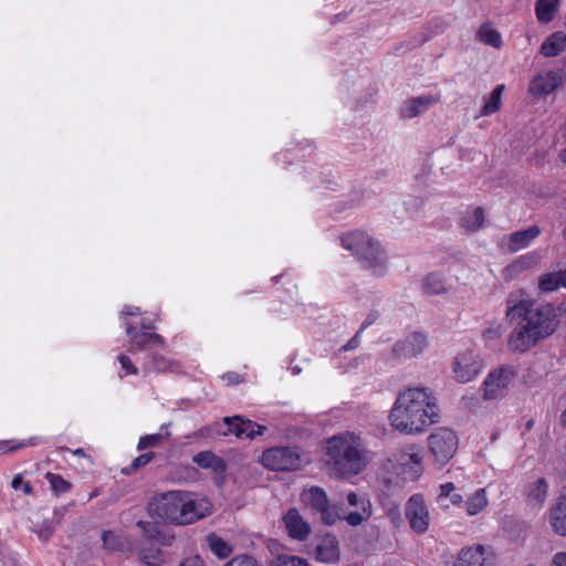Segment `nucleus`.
<instances>
[{
    "label": "nucleus",
    "mask_w": 566,
    "mask_h": 566,
    "mask_svg": "<svg viewBox=\"0 0 566 566\" xmlns=\"http://www.w3.org/2000/svg\"><path fill=\"white\" fill-rule=\"evenodd\" d=\"M505 317L514 325L507 339L512 353H526L555 331L551 306L537 305L523 290L507 295Z\"/></svg>",
    "instance_id": "f257e3e1"
},
{
    "label": "nucleus",
    "mask_w": 566,
    "mask_h": 566,
    "mask_svg": "<svg viewBox=\"0 0 566 566\" xmlns=\"http://www.w3.org/2000/svg\"><path fill=\"white\" fill-rule=\"evenodd\" d=\"M439 420L438 397L433 390L423 386L401 390L389 412L390 426L407 434H420Z\"/></svg>",
    "instance_id": "f03ea898"
},
{
    "label": "nucleus",
    "mask_w": 566,
    "mask_h": 566,
    "mask_svg": "<svg viewBox=\"0 0 566 566\" xmlns=\"http://www.w3.org/2000/svg\"><path fill=\"white\" fill-rule=\"evenodd\" d=\"M213 505L208 497L175 490L155 495L148 503V512L158 521L185 526L193 524L212 513Z\"/></svg>",
    "instance_id": "7ed1b4c3"
},
{
    "label": "nucleus",
    "mask_w": 566,
    "mask_h": 566,
    "mask_svg": "<svg viewBox=\"0 0 566 566\" xmlns=\"http://www.w3.org/2000/svg\"><path fill=\"white\" fill-rule=\"evenodd\" d=\"M324 455L328 474L336 479L355 476L369 462L364 440L354 431H343L326 439Z\"/></svg>",
    "instance_id": "20e7f679"
},
{
    "label": "nucleus",
    "mask_w": 566,
    "mask_h": 566,
    "mask_svg": "<svg viewBox=\"0 0 566 566\" xmlns=\"http://www.w3.org/2000/svg\"><path fill=\"white\" fill-rule=\"evenodd\" d=\"M342 243L374 275H385L388 270L387 254L378 240L366 232L354 231L344 235Z\"/></svg>",
    "instance_id": "39448f33"
},
{
    "label": "nucleus",
    "mask_w": 566,
    "mask_h": 566,
    "mask_svg": "<svg viewBox=\"0 0 566 566\" xmlns=\"http://www.w3.org/2000/svg\"><path fill=\"white\" fill-rule=\"evenodd\" d=\"M427 447L434 464L441 468L455 455L459 448V438L452 429L440 427L428 436Z\"/></svg>",
    "instance_id": "423d86ee"
},
{
    "label": "nucleus",
    "mask_w": 566,
    "mask_h": 566,
    "mask_svg": "<svg viewBox=\"0 0 566 566\" xmlns=\"http://www.w3.org/2000/svg\"><path fill=\"white\" fill-rule=\"evenodd\" d=\"M517 375L518 369L514 365H502L491 370L482 384L483 399L494 400L504 397Z\"/></svg>",
    "instance_id": "0eeeda50"
},
{
    "label": "nucleus",
    "mask_w": 566,
    "mask_h": 566,
    "mask_svg": "<svg viewBox=\"0 0 566 566\" xmlns=\"http://www.w3.org/2000/svg\"><path fill=\"white\" fill-rule=\"evenodd\" d=\"M261 461L272 471L300 470L305 462L304 454L291 447L270 448L263 452Z\"/></svg>",
    "instance_id": "6e6552de"
},
{
    "label": "nucleus",
    "mask_w": 566,
    "mask_h": 566,
    "mask_svg": "<svg viewBox=\"0 0 566 566\" xmlns=\"http://www.w3.org/2000/svg\"><path fill=\"white\" fill-rule=\"evenodd\" d=\"M302 503L312 511L321 514V520L327 525L335 524L342 515L338 507L329 504L327 494L318 486H312L301 493Z\"/></svg>",
    "instance_id": "1a4fd4ad"
},
{
    "label": "nucleus",
    "mask_w": 566,
    "mask_h": 566,
    "mask_svg": "<svg viewBox=\"0 0 566 566\" xmlns=\"http://www.w3.org/2000/svg\"><path fill=\"white\" fill-rule=\"evenodd\" d=\"M338 512L340 520H345L350 526H358L371 516V503L365 494L349 492L346 503L342 504Z\"/></svg>",
    "instance_id": "9d476101"
},
{
    "label": "nucleus",
    "mask_w": 566,
    "mask_h": 566,
    "mask_svg": "<svg viewBox=\"0 0 566 566\" xmlns=\"http://www.w3.org/2000/svg\"><path fill=\"white\" fill-rule=\"evenodd\" d=\"M566 82V70L563 67L548 70L535 75L528 86V92L535 97L547 96Z\"/></svg>",
    "instance_id": "9b49d317"
},
{
    "label": "nucleus",
    "mask_w": 566,
    "mask_h": 566,
    "mask_svg": "<svg viewBox=\"0 0 566 566\" xmlns=\"http://www.w3.org/2000/svg\"><path fill=\"white\" fill-rule=\"evenodd\" d=\"M428 345L429 340L426 334L413 332L396 342L391 353L398 360L411 359L421 355L427 349Z\"/></svg>",
    "instance_id": "f8f14e48"
},
{
    "label": "nucleus",
    "mask_w": 566,
    "mask_h": 566,
    "mask_svg": "<svg viewBox=\"0 0 566 566\" xmlns=\"http://www.w3.org/2000/svg\"><path fill=\"white\" fill-rule=\"evenodd\" d=\"M452 566H495L494 554L481 544L462 547Z\"/></svg>",
    "instance_id": "ddd939ff"
},
{
    "label": "nucleus",
    "mask_w": 566,
    "mask_h": 566,
    "mask_svg": "<svg viewBox=\"0 0 566 566\" xmlns=\"http://www.w3.org/2000/svg\"><path fill=\"white\" fill-rule=\"evenodd\" d=\"M482 364L479 356L472 350L460 353L453 361L452 370L458 382L472 381L481 371Z\"/></svg>",
    "instance_id": "4468645a"
},
{
    "label": "nucleus",
    "mask_w": 566,
    "mask_h": 566,
    "mask_svg": "<svg viewBox=\"0 0 566 566\" xmlns=\"http://www.w3.org/2000/svg\"><path fill=\"white\" fill-rule=\"evenodd\" d=\"M406 517L410 528L417 534H423L430 525V513L420 495L411 496L406 504Z\"/></svg>",
    "instance_id": "2eb2a0df"
},
{
    "label": "nucleus",
    "mask_w": 566,
    "mask_h": 566,
    "mask_svg": "<svg viewBox=\"0 0 566 566\" xmlns=\"http://www.w3.org/2000/svg\"><path fill=\"white\" fill-rule=\"evenodd\" d=\"M282 523L287 535L294 541L305 542L312 534L311 524L295 507H291L286 511L282 517Z\"/></svg>",
    "instance_id": "dca6fc26"
},
{
    "label": "nucleus",
    "mask_w": 566,
    "mask_h": 566,
    "mask_svg": "<svg viewBox=\"0 0 566 566\" xmlns=\"http://www.w3.org/2000/svg\"><path fill=\"white\" fill-rule=\"evenodd\" d=\"M315 558L321 563L336 564L340 559V548L337 537L333 534L322 535L315 547Z\"/></svg>",
    "instance_id": "f3484780"
},
{
    "label": "nucleus",
    "mask_w": 566,
    "mask_h": 566,
    "mask_svg": "<svg viewBox=\"0 0 566 566\" xmlns=\"http://www.w3.org/2000/svg\"><path fill=\"white\" fill-rule=\"evenodd\" d=\"M223 421L229 424V431L238 438L252 439L256 434H262L265 430V427L251 420H245L240 416H234L233 418L226 417Z\"/></svg>",
    "instance_id": "a211bd4d"
},
{
    "label": "nucleus",
    "mask_w": 566,
    "mask_h": 566,
    "mask_svg": "<svg viewBox=\"0 0 566 566\" xmlns=\"http://www.w3.org/2000/svg\"><path fill=\"white\" fill-rule=\"evenodd\" d=\"M548 523L556 535L566 537V495L558 497L549 509Z\"/></svg>",
    "instance_id": "6ab92c4d"
},
{
    "label": "nucleus",
    "mask_w": 566,
    "mask_h": 566,
    "mask_svg": "<svg viewBox=\"0 0 566 566\" xmlns=\"http://www.w3.org/2000/svg\"><path fill=\"white\" fill-rule=\"evenodd\" d=\"M547 495L548 483L544 478H538L526 488V503L532 509H542L547 500Z\"/></svg>",
    "instance_id": "aec40b11"
},
{
    "label": "nucleus",
    "mask_w": 566,
    "mask_h": 566,
    "mask_svg": "<svg viewBox=\"0 0 566 566\" xmlns=\"http://www.w3.org/2000/svg\"><path fill=\"white\" fill-rule=\"evenodd\" d=\"M439 97L434 95L413 97L405 102L401 107L403 118H413L424 113L430 106L437 104Z\"/></svg>",
    "instance_id": "412c9836"
},
{
    "label": "nucleus",
    "mask_w": 566,
    "mask_h": 566,
    "mask_svg": "<svg viewBox=\"0 0 566 566\" xmlns=\"http://www.w3.org/2000/svg\"><path fill=\"white\" fill-rule=\"evenodd\" d=\"M394 457L403 472H406L407 468L410 469L412 479H417L421 475L423 458L419 451H415L413 448H411L410 451L400 450Z\"/></svg>",
    "instance_id": "4be33fe9"
},
{
    "label": "nucleus",
    "mask_w": 566,
    "mask_h": 566,
    "mask_svg": "<svg viewBox=\"0 0 566 566\" xmlns=\"http://www.w3.org/2000/svg\"><path fill=\"white\" fill-rule=\"evenodd\" d=\"M541 233V229L537 226H532L525 230L513 232L507 239V249L511 252H517L525 249L530 243L536 239Z\"/></svg>",
    "instance_id": "5701e85b"
},
{
    "label": "nucleus",
    "mask_w": 566,
    "mask_h": 566,
    "mask_svg": "<svg viewBox=\"0 0 566 566\" xmlns=\"http://www.w3.org/2000/svg\"><path fill=\"white\" fill-rule=\"evenodd\" d=\"M126 332L130 337L132 346L137 349L153 348L164 344L161 336L148 332H135L132 325H127Z\"/></svg>",
    "instance_id": "b1692460"
},
{
    "label": "nucleus",
    "mask_w": 566,
    "mask_h": 566,
    "mask_svg": "<svg viewBox=\"0 0 566 566\" xmlns=\"http://www.w3.org/2000/svg\"><path fill=\"white\" fill-rule=\"evenodd\" d=\"M192 460L201 469L211 470L219 475H222L227 470L226 462L211 451L199 452Z\"/></svg>",
    "instance_id": "393cba45"
},
{
    "label": "nucleus",
    "mask_w": 566,
    "mask_h": 566,
    "mask_svg": "<svg viewBox=\"0 0 566 566\" xmlns=\"http://www.w3.org/2000/svg\"><path fill=\"white\" fill-rule=\"evenodd\" d=\"M566 50V34L563 31L552 33L541 46V54L545 57H555Z\"/></svg>",
    "instance_id": "a878e982"
},
{
    "label": "nucleus",
    "mask_w": 566,
    "mask_h": 566,
    "mask_svg": "<svg viewBox=\"0 0 566 566\" xmlns=\"http://www.w3.org/2000/svg\"><path fill=\"white\" fill-rule=\"evenodd\" d=\"M559 287H566V269L545 273L538 279V290L542 293L554 292Z\"/></svg>",
    "instance_id": "bb28decb"
},
{
    "label": "nucleus",
    "mask_w": 566,
    "mask_h": 566,
    "mask_svg": "<svg viewBox=\"0 0 566 566\" xmlns=\"http://www.w3.org/2000/svg\"><path fill=\"white\" fill-rule=\"evenodd\" d=\"M465 512L469 516H475L483 512L489 505L488 491L485 488L475 490L465 501Z\"/></svg>",
    "instance_id": "cd10ccee"
},
{
    "label": "nucleus",
    "mask_w": 566,
    "mask_h": 566,
    "mask_svg": "<svg viewBox=\"0 0 566 566\" xmlns=\"http://www.w3.org/2000/svg\"><path fill=\"white\" fill-rule=\"evenodd\" d=\"M422 290L428 295H440L448 293L449 287L443 275L429 273L422 281Z\"/></svg>",
    "instance_id": "c85d7f7f"
},
{
    "label": "nucleus",
    "mask_w": 566,
    "mask_h": 566,
    "mask_svg": "<svg viewBox=\"0 0 566 566\" xmlns=\"http://www.w3.org/2000/svg\"><path fill=\"white\" fill-rule=\"evenodd\" d=\"M476 35L478 39L486 45H491L495 49H500L502 46L501 33L490 23L482 24Z\"/></svg>",
    "instance_id": "c756f323"
},
{
    "label": "nucleus",
    "mask_w": 566,
    "mask_h": 566,
    "mask_svg": "<svg viewBox=\"0 0 566 566\" xmlns=\"http://www.w3.org/2000/svg\"><path fill=\"white\" fill-rule=\"evenodd\" d=\"M504 91V85H497L490 96L484 99V105L480 111V116H489L501 108L502 105V93Z\"/></svg>",
    "instance_id": "7c9ffc66"
},
{
    "label": "nucleus",
    "mask_w": 566,
    "mask_h": 566,
    "mask_svg": "<svg viewBox=\"0 0 566 566\" xmlns=\"http://www.w3.org/2000/svg\"><path fill=\"white\" fill-rule=\"evenodd\" d=\"M207 544L210 551L219 558H227L232 553V547L214 533L207 535Z\"/></svg>",
    "instance_id": "2f4dec72"
},
{
    "label": "nucleus",
    "mask_w": 566,
    "mask_h": 566,
    "mask_svg": "<svg viewBox=\"0 0 566 566\" xmlns=\"http://www.w3.org/2000/svg\"><path fill=\"white\" fill-rule=\"evenodd\" d=\"M558 0H537L536 17L541 22H551L557 12Z\"/></svg>",
    "instance_id": "473e14b6"
},
{
    "label": "nucleus",
    "mask_w": 566,
    "mask_h": 566,
    "mask_svg": "<svg viewBox=\"0 0 566 566\" xmlns=\"http://www.w3.org/2000/svg\"><path fill=\"white\" fill-rule=\"evenodd\" d=\"M449 499L452 505L459 506L464 503L463 496L455 492V485L452 482L443 483L439 486L437 495L438 502H443Z\"/></svg>",
    "instance_id": "72a5a7b5"
},
{
    "label": "nucleus",
    "mask_w": 566,
    "mask_h": 566,
    "mask_svg": "<svg viewBox=\"0 0 566 566\" xmlns=\"http://www.w3.org/2000/svg\"><path fill=\"white\" fill-rule=\"evenodd\" d=\"M138 555L146 566H161L164 563L163 553L158 547H142Z\"/></svg>",
    "instance_id": "f704fd0d"
},
{
    "label": "nucleus",
    "mask_w": 566,
    "mask_h": 566,
    "mask_svg": "<svg viewBox=\"0 0 566 566\" xmlns=\"http://www.w3.org/2000/svg\"><path fill=\"white\" fill-rule=\"evenodd\" d=\"M485 214L482 208H475L462 220L463 227L469 231H476L484 224Z\"/></svg>",
    "instance_id": "c9c22d12"
},
{
    "label": "nucleus",
    "mask_w": 566,
    "mask_h": 566,
    "mask_svg": "<svg viewBox=\"0 0 566 566\" xmlns=\"http://www.w3.org/2000/svg\"><path fill=\"white\" fill-rule=\"evenodd\" d=\"M103 546L108 552H116L123 549L125 539L120 534L112 531H104L102 533Z\"/></svg>",
    "instance_id": "e433bc0d"
},
{
    "label": "nucleus",
    "mask_w": 566,
    "mask_h": 566,
    "mask_svg": "<svg viewBox=\"0 0 566 566\" xmlns=\"http://www.w3.org/2000/svg\"><path fill=\"white\" fill-rule=\"evenodd\" d=\"M46 480L49 481L51 489L56 494H62L71 489V483L64 480L61 475L54 473H46Z\"/></svg>",
    "instance_id": "4c0bfd02"
},
{
    "label": "nucleus",
    "mask_w": 566,
    "mask_h": 566,
    "mask_svg": "<svg viewBox=\"0 0 566 566\" xmlns=\"http://www.w3.org/2000/svg\"><path fill=\"white\" fill-rule=\"evenodd\" d=\"M175 365L176 364L174 361H170L163 356L154 355L148 368L157 373H165L172 371L175 369Z\"/></svg>",
    "instance_id": "58836bf2"
},
{
    "label": "nucleus",
    "mask_w": 566,
    "mask_h": 566,
    "mask_svg": "<svg viewBox=\"0 0 566 566\" xmlns=\"http://www.w3.org/2000/svg\"><path fill=\"white\" fill-rule=\"evenodd\" d=\"M526 272L520 262L515 259L502 271V277L505 282L516 280L522 273Z\"/></svg>",
    "instance_id": "ea45409f"
},
{
    "label": "nucleus",
    "mask_w": 566,
    "mask_h": 566,
    "mask_svg": "<svg viewBox=\"0 0 566 566\" xmlns=\"http://www.w3.org/2000/svg\"><path fill=\"white\" fill-rule=\"evenodd\" d=\"M542 255L539 252L532 251L520 255L516 260L524 268L525 271L535 269L541 262Z\"/></svg>",
    "instance_id": "a19ab883"
},
{
    "label": "nucleus",
    "mask_w": 566,
    "mask_h": 566,
    "mask_svg": "<svg viewBox=\"0 0 566 566\" xmlns=\"http://www.w3.org/2000/svg\"><path fill=\"white\" fill-rule=\"evenodd\" d=\"M164 436L160 433L144 436L138 441V450L157 447L164 441Z\"/></svg>",
    "instance_id": "79ce46f5"
},
{
    "label": "nucleus",
    "mask_w": 566,
    "mask_h": 566,
    "mask_svg": "<svg viewBox=\"0 0 566 566\" xmlns=\"http://www.w3.org/2000/svg\"><path fill=\"white\" fill-rule=\"evenodd\" d=\"M118 361L122 366V373L119 374L120 377H125L127 375H137L138 373V369L137 367L133 364V361L130 360V358L126 355H119L118 356Z\"/></svg>",
    "instance_id": "37998d69"
},
{
    "label": "nucleus",
    "mask_w": 566,
    "mask_h": 566,
    "mask_svg": "<svg viewBox=\"0 0 566 566\" xmlns=\"http://www.w3.org/2000/svg\"><path fill=\"white\" fill-rule=\"evenodd\" d=\"M274 566H308V563L297 556H280Z\"/></svg>",
    "instance_id": "c03bdc74"
},
{
    "label": "nucleus",
    "mask_w": 566,
    "mask_h": 566,
    "mask_svg": "<svg viewBox=\"0 0 566 566\" xmlns=\"http://www.w3.org/2000/svg\"><path fill=\"white\" fill-rule=\"evenodd\" d=\"M137 526L142 530L147 541L157 538V535L159 534L158 528L150 522L139 521L137 522Z\"/></svg>",
    "instance_id": "a18cd8bd"
},
{
    "label": "nucleus",
    "mask_w": 566,
    "mask_h": 566,
    "mask_svg": "<svg viewBox=\"0 0 566 566\" xmlns=\"http://www.w3.org/2000/svg\"><path fill=\"white\" fill-rule=\"evenodd\" d=\"M224 566H258L255 559L247 555H240L232 558Z\"/></svg>",
    "instance_id": "49530a36"
},
{
    "label": "nucleus",
    "mask_w": 566,
    "mask_h": 566,
    "mask_svg": "<svg viewBox=\"0 0 566 566\" xmlns=\"http://www.w3.org/2000/svg\"><path fill=\"white\" fill-rule=\"evenodd\" d=\"M154 458V453L153 452H148V453H144L139 457H137L130 464V469L133 471H136L143 467H145L146 464H148Z\"/></svg>",
    "instance_id": "de8ad7c7"
},
{
    "label": "nucleus",
    "mask_w": 566,
    "mask_h": 566,
    "mask_svg": "<svg viewBox=\"0 0 566 566\" xmlns=\"http://www.w3.org/2000/svg\"><path fill=\"white\" fill-rule=\"evenodd\" d=\"M549 566H566V552H557L553 555Z\"/></svg>",
    "instance_id": "09e8293b"
},
{
    "label": "nucleus",
    "mask_w": 566,
    "mask_h": 566,
    "mask_svg": "<svg viewBox=\"0 0 566 566\" xmlns=\"http://www.w3.org/2000/svg\"><path fill=\"white\" fill-rule=\"evenodd\" d=\"M180 566H203V560L199 556L186 558Z\"/></svg>",
    "instance_id": "8fccbe9b"
},
{
    "label": "nucleus",
    "mask_w": 566,
    "mask_h": 566,
    "mask_svg": "<svg viewBox=\"0 0 566 566\" xmlns=\"http://www.w3.org/2000/svg\"><path fill=\"white\" fill-rule=\"evenodd\" d=\"M122 312L125 315H139L142 313L139 307L130 305L125 306Z\"/></svg>",
    "instance_id": "3c124183"
},
{
    "label": "nucleus",
    "mask_w": 566,
    "mask_h": 566,
    "mask_svg": "<svg viewBox=\"0 0 566 566\" xmlns=\"http://www.w3.org/2000/svg\"><path fill=\"white\" fill-rule=\"evenodd\" d=\"M378 318V314L376 312H371L367 315L366 317V321L363 323V328L371 325L373 323H375Z\"/></svg>",
    "instance_id": "603ef678"
},
{
    "label": "nucleus",
    "mask_w": 566,
    "mask_h": 566,
    "mask_svg": "<svg viewBox=\"0 0 566 566\" xmlns=\"http://www.w3.org/2000/svg\"><path fill=\"white\" fill-rule=\"evenodd\" d=\"M23 479L20 474H17L13 479H12V482H11V486L14 489V490H18L21 485H23Z\"/></svg>",
    "instance_id": "864d4df0"
},
{
    "label": "nucleus",
    "mask_w": 566,
    "mask_h": 566,
    "mask_svg": "<svg viewBox=\"0 0 566 566\" xmlns=\"http://www.w3.org/2000/svg\"><path fill=\"white\" fill-rule=\"evenodd\" d=\"M22 488H23V492L25 494H31L32 493L33 489H32V486H31V484L29 482H24Z\"/></svg>",
    "instance_id": "5fc2aeb1"
},
{
    "label": "nucleus",
    "mask_w": 566,
    "mask_h": 566,
    "mask_svg": "<svg viewBox=\"0 0 566 566\" xmlns=\"http://www.w3.org/2000/svg\"><path fill=\"white\" fill-rule=\"evenodd\" d=\"M560 161L566 165V147L564 149L560 150L559 155H558Z\"/></svg>",
    "instance_id": "6e6d98bb"
},
{
    "label": "nucleus",
    "mask_w": 566,
    "mask_h": 566,
    "mask_svg": "<svg viewBox=\"0 0 566 566\" xmlns=\"http://www.w3.org/2000/svg\"><path fill=\"white\" fill-rule=\"evenodd\" d=\"M356 345V339H352L347 345H345V349L354 348Z\"/></svg>",
    "instance_id": "4d7b16f0"
},
{
    "label": "nucleus",
    "mask_w": 566,
    "mask_h": 566,
    "mask_svg": "<svg viewBox=\"0 0 566 566\" xmlns=\"http://www.w3.org/2000/svg\"><path fill=\"white\" fill-rule=\"evenodd\" d=\"M74 454L82 455V454H84V452H83L82 449H77V450L74 451Z\"/></svg>",
    "instance_id": "13d9d810"
},
{
    "label": "nucleus",
    "mask_w": 566,
    "mask_h": 566,
    "mask_svg": "<svg viewBox=\"0 0 566 566\" xmlns=\"http://www.w3.org/2000/svg\"><path fill=\"white\" fill-rule=\"evenodd\" d=\"M143 328L149 329V328H153V326L151 325H146L145 323H143Z\"/></svg>",
    "instance_id": "bf43d9fd"
}]
</instances>
